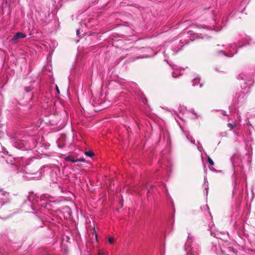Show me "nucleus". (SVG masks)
Wrapping results in <instances>:
<instances>
[{
	"mask_svg": "<svg viewBox=\"0 0 255 255\" xmlns=\"http://www.w3.org/2000/svg\"><path fill=\"white\" fill-rule=\"evenodd\" d=\"M26 37V35L25 33L18 32L14 34L11 39V42L13 43H16L17 40L20 38H24Z\"/></svg>",
	"mask_w": 255,
	"mask_h": 255,
	"instance_id": "39448f33",
	"label": "nucleus"
},
{
	"mask_svg": "<svg viewBox=\"0 0 255 255\" xmlns=\"http://www.w3.org/2000/svg\"><path fill=\"white\" fill-rule=\"evenodd\" d=\"M59 158L61 160V162H60V165L61 166V170H62V172H64V166H62V161L64 162V160L61 157H60Z\"/></svg>",
	"mask_w": 255,
	"mask_h": 255,
	"instance_id": "f3484780",
	"label": "nucleus"
},
{
	"mask_svg": "<svg viewBox=\"0 0 255 255\" xmlns=\"http://www.w3.org/2000/svg\"><path fill=\"white\" fill-rule=\"evenodd\" d=\"M1 238H2L3 239H6L7 238V235H6V233H2V234H1Z\"/></svg>",
	"mask_w": 255,
	"mask_h": 255,
	"instance_id": "a211bd4d",
	"label": "nucleus"
},
{
	"mask_svg": "<svg viewBox=\"0 0 255 255\" xmlns=\"http://www.w3.org/2000/svg\"><path fill=\"white\" fill-rule=\"evenodd\" d=\"M96 240L97 241V237L96 235Z\"/></svg>",
	"mask_w": 255,
	"mask_h": 255,
	"instance_id": "b1692460",
	"label": "nucleus"
},
{
	"mask_svg": "<svg viewBox=\"0 0 255 255\" xmlns=\"http://www.w3.org/2000/svg\"><path fill=\"white\" fill-rule=\"evenodd\" d=\"M85 155L87 156H88L89 157H92L93 155H94V153L92 151H86L85 153Z\"/></svg>",
	"mask_w": 255,
	"mask_h": 255,
	"instance_id": "9b49d317",
	"label": "nucleus"
},
{
	"mask_svg": "<svg viewBox=\"0 0 255 255\" xmlns=\"http://www.w3.org/2000/svg\"><path fill=\"white\" fill-rule=\"evenodd\" d=\"M65 211L67 212L69 214V216H70L71 210H70L69 207L65 206Z\"/></svg>",
	"mask_w": 255,
	"mask_h": 255,
	"instance_id": "4468645a",
	"label": "nucleus"
},
{
	"mask_svg": "<svg viewBox=\"0 0 255 255\" xmlns=\"http://www.w3.org/2000/svg\"><path fill=\"white\" fill-rule=\"evenodd\" d=\"M79 33V30H77V34H78Z\"/></svg>",
	"mask_w": 255,
	"mask_h": 255,
	"instance_id": "4be33fe9",
	"label": "nucleus"
},
{
	"mask_svg": "<svg viewBox=\"0 0 255 255\" xmlns=\"http://www.w3.org/2000/svg\"><path fill=\"white\" fill-rule=\"evenodd\" d=\"M108 241L110 244H113L115 242V238L114 237H110L108 239Z\"/></svg>",
	"mask_w": 255,
	"mask_h": 255,
	"instance_id": "ddd939ff",
	"label": "nucleus"
},
{
	"mask_svg": "<svg viewBox=\"0 0 255 255\" xmlns=\"http://www.w3.org/2000/svg\"><path fill=\"white\" fill-rule=\"evenodd\" d=\"M32 198L34 200L33 202H37L38 205L41 206L42 207L46 208L48 205L49 206H52L51 205L52 202L51 201L50 199H53V197L48 194H43L40 197H36L35 199H34V197H32V195H30L28 196V199L25 200L22 205L23 208L27 212H30L31 211L35 210L34 207L35 203H32V201H31Z\"/></svg>",
	"mask_w": 255,
	"mask_h": 255,
	"instance_id": "f257e3e1",
	"label": "nucleus"
},
{
	"mask_svg": "<svg viewBox=\"0 0 255 255\" xmlns=\"http://www.w3.org/2000/svg\"><path fill=\"white\" fill-rule=\"evenodd\" d=\"M1 157L4 158L6 162L10 164L13 165L15 164V158L12 156L8 155L6 157H3L1 155Z\"/></svg>",
	"mask_w": 255,
	"mask_h": 255,
	"instance_id": "6e6552de",
	"label": "nucleus"
},
{
	"mask_svg": "<svg viewBox=\"0 0 255 255\" xmlns=\"http://www.w3.org/2000/svg\"><path fill=\"white\" fill-rule=\"evenodd\" d=\"M65 160L71 161L72 162H76L78 161H84L85 159L84 158H75L73 156L69 155L65 157Z\"/></svg>",
	"mask_w": 255,
	"mask_h": 255,
	"instance_id": "423d86ee",
	"label": "nucleus"
},
{
	"mask_svg": "<svg viewBox=\"0 0 255 255\" xmlns=\"http://www.w3.org/2000/svg\"><path fill=\"white\" fill-rule=\"evenodd\" d=\"M25 90L26 93H28L29 92V90H27V88H25Z\"/></svg>",
	"mask_w": 255,
	"mask_h": 255,
	"instance_id": "412c9836",
	"label": "nucleus"
},
{
	"mask_svg": "<svg viewBox=\"0 0 255 255\" xmlns=\"http://www.w3.org/2000/svg\"><path fill=\"white\" fill-rule=\"evenodd\" d=\"M70 195H73V194L71 193H69Z\"/></svg>",
	"mask_w": 255,
	"mask_h": 255,
	"instance_id": "393cba45",
	"label": "nucleus"
},
{
	"mask_svg": "<svg viewBox=\"0 0 255 255\" xmlns=\"http://www.w3.org/2000/svg\"><path fill=\"white\" fill-rule=\"evenodd\" d=\"M11 201V198L8 192L0 189V209L4 205L8 204Z\"/></svg>",
	"mask_w": 255,
	"mask_h": 255,
	"instance_id": "20e7f679",
	"label": "nucleus"
},
{
	"mask_svg": "<svg viewBox=\"0 0 255 255\" xmlns=\"http://www.w3.org/2000/svg\"><path fill=\"white\" fill-rule=\"evenodd\" d=\"M21 170L24 173L23 177L27 180H38L39 179L41 175V172H32L27 169L26 166H24L21 169Z\"/></svg>",
	"mask_w": 255,
	"mask_h": 255,
	"instance_id": "7ed1b4c3",
	"label": "nucleus"
},
{
	"mask_svg": "<svg viewBox=\"0 0 255 255\" xmlns=\"http://www.w3.org/2000/svg\"><path fill=\"white\" fill-rule=\"evenodd\" d=\"M72 239V241H73V239H71L69 236H67V239H66V242L67 243H70V240Z\"/></svg>",
	"mask_w": 255,
	"mask_h": 255,
	"instance_id": "6ab92c4d",
	"label": "nucleus"
},
{
	"mask_svg": "<svg viewBox=\"0 0 255 255\" xmlns=\"http://www.w3.org/2000/svg\"><path fill=\"white\" fill-rule=\"evenodd\" d=\"M208 162L211 165H214V161H213V160L210 157H208Z\"/></svg>",
	"mask_w": 255,
	"mask_h": 255,
	"instance_id": "dca6fc26",
	"label": "nucleus"
},
{
	"mask_svg": "<svg viewBox=\"0 0 255 255\" xmlns=\"http://www.w3.org/2000/svg\"><path fill=\"white\" fill-rule=\"evenodd\" d=\"M71 250V248L70 247H68V246H67L66 247L65 246V249H64L65 254L66 253H69Z\"/></svg>",
	"mask_w": 255,
	"mask_h": 255,
	"instance_id": "f8f14e48",
	"label": "nucleus"
},
{
	"mask_svg": "<svg viewBox=\"0 0 255 255\" xmlns=\"http://www.w3.org/2000/svg\"><path fill=\"white\" fill-rule=\"evenodd\" d=\"M57 181L55 182V184H57L58 186L59 187V188L61 190V191L62 192H63V188L62 187V185L61 184V182H60L59 179H57Z\"/></svg>",
	"mask_w": 255,
	"mask_h": 255,
	"instance_id": "9d476101",
	"label": "nucleus"
},
{
	"mask_svg": "<svg viewBox=\"0 0 255 255\" xmlns=\"http://www.w3.org/2000/svg\"><path fill=\"white\" fill-rule=\"evenodd\" d=\"M10 142L14 147L21 150H31L34 146V143L30 137H28V139L24 138L21 140L17 137H12Z\"/></svg>",
	"mask_w": 255,
	"mask_h": 255,
	"instance_id": "f03ea898",
	"label": "nucleus"
},
{
	"mask_svg": "<svg viewBox=\"0 0 255 255\" xmlns=\"http://www.w3.org/2000/svg\"><path fill=\"white\" fill-rule=\"evenodd\" d=\"M20 106H23L25 107V110H29L30 109L32 106L33 105V102L32 101H30L26 105L19 104Z\"/></svg>",
	"mask_w": 255,
	"mask_h": 255,
	"instance_id": "1a4fd4ad",
	"label": "nucleus"
},
{
	"mask_svg": "<svg viewBox=\"0 0 255 255\" xmlns=\"http://www.w3.org/2000/svg\"><path fill=\"white\" fill-rule=\"evenodd\" d=\"M56 90L57 93L59 94L60 93V91H59V90L58 89V87H57V85L56 86Z\"/></svg>",
	"mask_w": 255,
	"mask_h": 255,
	"instance_id": "aec40b11",
	"label": "nucleus"
},
{
	"mask_svg": "<svg viewBox=\"0 0 255 255\" xmlns=\"http://www.w3.org/2000/svg\"><path fill=\"white\" fill-rule=\"evenodd\" d=\"M68 198L70 199V200H71L72 199L71 198L70 196L68 197Z\"/></svg>",
	"mask_w": 255,
	"mask_h": 255,
	"instance_id": "5701e85b",
	"label": "nucleus"
},
{
	"mask_svg": "<svg viewBox=\"0 0 255 255\" xmlns=\"http://www.w3.org/2000/svg\"><path fill=\"white\" fill-rule=\"evenodd\" d=\"M227 126L230 129H233L236 127L235 124H232L230 123L228 124Z\"/></svg>",
	"mask_w": 255,
	"mask_h": 255,
	"instance_id": "2eb2a0df",
	"label": "nucleus"
},
{
	"mask_svg": "<svg viewBox=\"0 0 255 255\" xmlns=\"http://www.w3.org/2000/svg\"><path fill=\"white\" fill-rule=\"evenodd\" d=\"M6 8H8V12H10V4H8L7 2V0H2L1 5L0 6V8L1 9L3 12H4V9Z\"/></svg>",
	"mask_w": 255,
	"mask_h": 255,
	"instance_id": "0eeeda50",
	"label": "nucleus"
}]
</instances>
